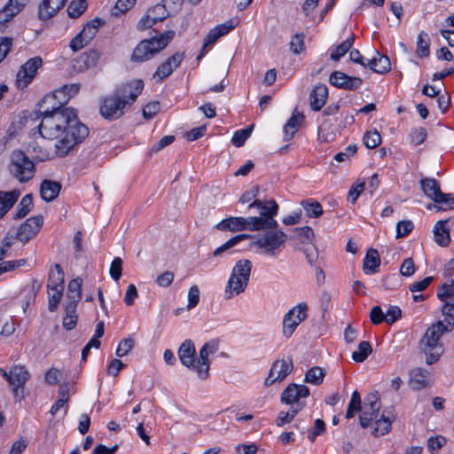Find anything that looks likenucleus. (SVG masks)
<instances>
[{
    "mask_svg": "<svg viewBox=\"0 0 454 454\" xmlns=\"http://www.w3.org/2000/svg\"><path fill=\"white\" fill-rule=\"evenodd\" d=\"M80 88L79 83L64 85L43 97L39 104V133L43 138L58 139L55 153L59 157L68 155L89 135L88 127L80 121L76 111L65 106Z\"/></svg>",
    "mask_w": 454,
    "mask_h": 454,
    "instance_id": "1",
    "label": "nucleus"
},
{
    "mask_svg": "<svg viewBox=\"0 0 454 454\" xmlns=\"http://www.w3.org/2000/svg\"><path fill=\"white\" fill-rule=\"evenodd\" d=\"M248 207H257L260 216L229 217L220 221L215 226L216 229L222 231H260V229H270L278 225L274 219L278 210V205L275 200H255L249 204Z\"/></svg>",
    "mask_w": 454,
    "mask_h": 454,
    "instance_id": "2",
    "label": "nucleus"
},
{
    "mask_svg": "<svg viewBox=\"0 0 454 454\" xmlns=\"http://www.w3.org/2000/svg\"><path fill=\"white\" fill-rule=\"evenodd\" d=\"M144 88L142 80H135L119 85L113 93L99 99V114L108 121L123 116L125 108L131 106Z\"/></svg>",
    "mask_w": 454,
    "mask_h": 454,
    "instance_id": "3",
    "label": "nucleus"
},
{
    "mask_svg": "<svg viewBox=\"0 0 454 454\" xmlns=\"http://www.w3.org/2000/svg\"><path fill=\"white\" fill-rule=\"evenodd\" d=\"M446 332H450L449 326H444L443 322L438 321L427 330L421 339L420 349L426 355L427 364L436 363L443 354L444 349L440 338Z\"/></svg>",
    "mask_w": 454,
    "mask_h": 454,
    "instance_id": "4",
    "label": "nucleus"
},
{
    "mask_svg": "<svg viewBox=\"0 0 454 454\" xmlns=\"http://www.w3.org/2000/svg\"><path fill=\"white\" fill-rule=\"evenodd\" d=\"M175 35L174 30H168L160 34L159 36L142 40L133 50L131 61L145 62L151 59L167 47L175 37Z\"/></svg>",
    "mask_w": 454,
    "mask_h": 454,
    "instance_id": "5",
    "label": "nucleus"
},
{
    "mask_svg": "<svg viewBox=\"0 0 454 454\" xmlns=\"http://www.w3.org/2000/svg\"><path fill=\"white\" fill-rule=\"evenodd\" d=\"M252 267V262L247 259H240L235 263L224 289L226 299H231L245 292L249 282Z\"/></svg>",
    "mask_w": 454,
    "mask_h": 454,
    "instance_id": "6",
    "label": "nucleus"
},
{
    "mask_svg": "<svg viewBox=\"0 0 454 454\" xmlns=\"http://www.w3.org/2000/svg\"><path fill=\"white\" fill-rule=\"evenodd\" d=\"M10 174L20 183H27L35 173L34 161L21 150H14L10 155Z\"/></svg>",
    "mask_w": 454,
    "mask_h": 454,
    "instance_id": "7",
    "label": "nucleus"
},
{
    "mask_svg": "<svg viewBox=\"0 0 454 454\" xmlns=\"http://www.w3.org/2000/svg\"><path fill=\"white\" fill-rule=\"evenodd\" d=\"M278 226L270 229H264L266 231L259 235L258 238L251 243V247H255L262 250L268 255L274 256L277 254L280 247L286 240V234L277 230Z\"/></svg>",
    "mask_w": 454,
    "mask_h": 454,
    "instance_id": "8",
    "label": "nucleus"
},
{
    "mask_svg": "<svg viewBox=\"0 0 454 454\" xmlns=\"http://www.w3.org/2000/svg\"><path fill=\"white\" fill-rule=\"evenodd\" d=\"M105 24V21L100 18H95L88 22L82 30L71 40L70 48L74 51H80L86 46L96 35L98 28Z\"/></svg>",
    "mask_w": 454,
    "mask_h": 454,
    "instance_id": "9",
    "label": "nucleus"
},
{
    "mask_svg": "<svg viewBox=\"0 0 454 454\" xmlns=\"http://www.w3.org/2000/svg\"><path fill=\"white\" fill-rule=\"evenodd\" d=\"M308 306L306 303H300L290 309L283 319V334L289 338L296 327L307 318Z\"/></svg>",
    "mask_w": 454,
    "mask_h": 454,
    "instance_id": "10",
    "label": "nucleus"
},
{
    "mask_svg": "<svg viewBox=\"0 0 454 454\" xmlns=\"http://www.w3.org/2000/svg\"><path fill=\"white\" fill-rule=\"evenodd\" d=\"M219 349V340L216 339L207 341L200 349V356L196 363V372L199 378L206 380L208 377L210 367L209 355L215 354Z\"/></svg>",
    "mask_w": 454,
    "mask_h": 454,
    "instance_id": "11",
    "label": "nucleus"
},
{
    "mask_svg": "<svg viewBox=\"0 0 454 454\" xmlns=\"http://www.w3.org/2000/svg\"><path fill=\"white\" fill-rule=\"evenodd\" d=\"M41 57H34L26 61L20 68L16 75V84L19 89H24L31 83L37 70L42 67Z\"/></svg>",
    "mask_w": 454,
    "mask_h": 454,
    "instance_id": "12",
    "label": "nucleus"
},
{
    "mask_svg": "<svg viewBox=\"0 0 454 454\" xmlns=\"http://www.w3.org/2000/svg\"><path fill=\"white\" fill-rule=\"evenodd\" d=\"M380 406L381 403L377 392L371 393L364 398L359 418V423L363 428L368 427L370 423L377 418Z\"/></svg>",
    "mask_w": 454,
    "mask_h": 454,
    "instance_id": "13",
    "label": "nucleus"
},
{
    "mask_svg": "<svg viewBox=\"0 0 454 454\" xmlns=\"http://www.w3.org/2000/svg\"><path fill=\"white\" fill-rule=\"evenodd\" d=\"M184 59V52L178 51L163 61L153 74L155 82H161L181 65Z\"/></svg>",
    "mask_w": 454,
    "mask_h": 454,
    "instance_id": "14",
    "label": "nucleus"
},
{
    "mask_svg": "<svg viewBox=\"0 0 454 454\" xmlns=\"http://www.w3.org/2000/svg\"><path fill=\"white\" fill-rule=\"evenodd\" d=\"M30 372L25 365L15 364L9 371L7 382L12 387L13 394L19 395L20 389H23L30 379Z\"/></svg>",
    "mask_w": 454,
    "mask_h": 454,
    "instance_id": "15",
    "label": "nucleus"
},
{
    "mask_svg": "<svg viewBox=\"0 0 454 454\" xmlns=\"http://www.w3.org/2000/svg\"><path fill=\"white\" fill-rule=\"evenodd\" d=\"M43 218L42 215H36L28 218L18 229L16 239L21 241L22 243L28 242L37 234V232L39 231L40 228L43 225Z\"/></svg>",
    "mask_w": 454,
    "mask_h": 454,
    "instance_id": "16",
    "label": "nucleus"
},
{
    "mask_svg": "<svg viewBox=\"0 0 454 454\" xmlns=\"http://www.w3.org/2000/svg\"><path fill=\"white\" fill-rule=\"evenodd\" d=\"M329 82L339 89L356 90L362 86L363 80L356 76H349L340 71H334L330 74Z\"/></svg>",
    "mask_w": 454,
    "mask_h": 454,
    "instance_id": "17",
    "label": "nucleus"
},
{
    "mask_svg": "<svg viewBox=\"0 0 454 454\" xmlns=\"http://www.w3.org/2000/svg\"><path fill=\"white\" fill-rule=\"evenodd\" d=\"M293 370L292 362L288 363L285 360L275 361L270 370L269 375L266 378L264 384L269 387L276 381L283 380Z\"/></svg>",
    "mask_w": 454,
    "mask_h": 454,
    "instance_id": "18",
    "label": "nucleus"
},
{
    "mask_svg": "<svg viewBox=\"0 0 454 454\" xmlns=\"http://www.w3.org/2000/svg\"><path fill=\"white\" fill-rule=\"evenodd\" d=\"M166 10L164 6L160 4L150 8L147 11V13L140 19L138 21L137 27L138 30H145L149 27H152L157 22L162 21L166 18Z\"/></svg>",
    "mask_w": 454,
    "mask_h": 454,
    "instance_id": "19",
    "label": "nucleus"
},
{
    "mask_svg": "<svg viewBox=\"0 0 454 454\" xmlns=\"http://www.w3.org/2000/svg\"><path fill=\"white\" fill-rule=\"evenodd\" d=\"M309 395V389L305 385L290 384L281 395V401L286 404L295 405L300 398H305Z\"/></svg>",
    "mask_w": 454,
    "mask_h": 454,
    "instance_id": "20",
    "label": "nucleus"
},
{
    "mask_svg": "<svg viewBox=\"0 0 454 454\" xmlns=\"http://www.w3.org/2000/svg\"><path fill=\"white\" fill-rule=\"evenodd\" d=\"M328 98V89L325 84L316 85L309 94V105L313 111L318 112L325 105Z\"/></svg>",
    "mask_w": 454,
    "mask_h": 454,
    "instance_id": "21",
    "label": "nucleus"
},
{
    "mask_svg": "<svg viewBox=\"0 0 454 454\" xmlns=\"http://www.w3.org/2000/svg\"><path fill=\"white\" fill-rule=\"evenodd\" d=\"M178 356L184 366L196 371L195 346L191 340H186L181 344L178 349Z\"/></svg>",
    "mask_w": 454,
    "mask_h": 454,
    "instance_id": "22",
    "label": "nucleus"
},
{
    "mask_svg": "<svg viewBox=\"0 0 454 454\" xmlns=\"http://www.w3.org/2000/svg\"><path fill=\"white\" fill-rule=\"evenodd\" d=\"M67 0H43L38 8V18L47 20L53 17L64 5Z\"/></svg>",
    "mask_w": 454,
    "mask_h": 454,
    "instance_id": "23",
    "label": "nucleus"
},
{
    "mask_svg": "<svg viewBox=\"0 0 454 454\" xmlns=\"http://www.w3.org/2000/svg\"><path fill=\"white\" fill-rule=\"evenodd\" d=\"M28 0H9L0 11V24L9 22L15 15L20 13Z\"/></svg>",
    "mask_w": 454,
    "mask_h": 454,
    "instance_id": "24",
    "label": "nucleus"
},
{
    "mask_svg": "<svg viewBox=\"0 0 454 454\" xmlns=\"http://www.w3.org/2000/svg\"><path fill=\"white\" fill-rule=\"evenodd\" d=\"M395 419V415L392 411H384L381 414V417L375 421V426L372 434L378 437L380 435H384L387 434L391 429V425L393 421Z\"/></svg>",
    "mask_w": 454,
    "mask_h": 454,
    "instance_id": "25",
    "label": "nucleus"
},
{
    "mask_svg": "<svg viewBox=\"0 0 454 454\" xmlns=\"http://www.w3.org/2000/svg\"><path fill=\"white\" fill-rule=\"evenodd\" d=\"M61 190L60 183L45 179L40 185V194L43 200L50 202L54 200Z\"/></svg>",
    "mask_w": 454,
    "mask_h": 454,
    "instance_id": "26",
    "label": "nucleus"
},
{
    "mask_svg": "<svg viewBox=\"0 0 454 454\" xmlns=\"http://www.w3.org/2000/svg\"><path fill=\"white\" fill-rule=\"evenodd\" d=\"M100 57L101 52L95 49L82 53L76 59L79 70L82 71L95 67Z\"/></svg>",
    "mask_w": 454,
    "mask_h": 454,
    "instance_id": "27",
    "label": "nucleus"
},
{
    "mask_svg": "<svg viewBox=\"0 0 454 454\" xmlns=\"http://www.w3.org/2000/svg\"><path fill=\"white\" fill-rule=\"evenodd\" d=\"M20 195L19 190L0 191V219L13 207Z\"/></svg>",
    "mask_w": 454,
    "mask_h": 454,
    "instance_id": "28",
    "label": "nucleus"
},
{
    "mask_svg": "<svg viewBox=\"0 0 454 454\" xmlns=\"http://www.w3.org/2000/svg\"><path fill=\"white\" fill-rule=\"evenodd\" d=\"M304 115L302 114L298 113L297 110L295 109L290 119L284 126L285 141H289L294 137L295 133L301 127Z\"/></svg>",
    "mask_w": 454,
    "mask_h": 454,
    "instance_id": "29",
    "label": "nucleus"
},
{
    "mask_svg": "<svg viewBox=\"0 0 454 454\" xmlns=\"http://www.w3.org/2000/svg\"><path fill=\"white\" fill-rule=\"evenodd\" d=\"M448 220L438 221L434 227V241L442 247L449 246L450 242V230L446 227Z\"/></svg>",
    "mask_w": 454,
    "mask_h": 454,
    "instance_id": "30",
    "label": "nucleus"
},
{
    "mask_svg": "<svg viewBox=\"0 0 454 454\" xmlns=\"http://www.w3.org/2000/svg\"><path fill=\"white\" fill-rule=\"evenodd\" d=\"M410 386L412 389L420 390L427 386L429 372L423 368H415L411 372Z\"/></svg>",
    "mask_w": 454,
    "mask_h": 454,
    "instance_id": "31",
    "label": "nucleus"
},
{
    "mask_svg": "<svg viewBox=\"0 0 454 454\" xmlns=\"http://www.w3.org/2000/svg\"><path fill=\"white\" fill-rule=\"evenodd\" d=\"M82 279L80 278H74L68 283L67 294L68 301L66 304H74L77 307L82 299Z\"/></svg>",
    "mask_w": 454,
    "mask_h": 454,
    "instance_id": "32",
    "label": "nucleus"
},
{
    "mask_svg": "<svg viewBox=\"0 0 454 454\" xmlns=\"http://www.w3.org/2000/svg\"><path fill=\"white\" fill-rule=\"evenodd\" d=\"M380 265V259L376 249L370 248L364 260L363 270L365 274H373L377 272Z\"/></svg>",
    "mask_w": 454,
    "mask_h": 454,
    "instance_id": "33",
    "label": "nucleus"
},
{
    "mask_svg": "<svg viewBox=\"0 0 454 454\" xmlns=\"http://www.w3.org/2000/svg\"><path fill=\"white\" fill-rule=\"evenodd\" d=\"M420 186L424 194L434 201L442 196L439 183L434 178H423L420 180Z\"/></svg>",
    "mask_w": 454,
    "mask_h": 454,
    "instance_id": "34",
    "label": "nucleus"
},
{
    "mask_svg": "<svg viewBox=\"0 0 454 454\" xmlns=\"http://www.w3.org/2000/svg\"><path fill=\"white\" fill-rule=\"evenodd\" d=\"M378 57L371 59L366 67L378 74H386L391 69V63L387 56L380 55L377 52Z\"/></svg>",
    "mask_w": 454,
    "mask_h": 454,
    "instance_id": "35",
    "label": "nucleus"
},
{
    "mask_svg": "<svg viewBox=\"0 0 454 454\" xmlns=\"http://www.w3.org/2000/svg\"><path fill=\"white\" fill-rule=\"evenodd\" d=\"M64 284V272L59 264H54V270H51L47 283L48 289H59Z\"/></svg>",
    "mask_w": 454,
    "mask_h": 454,
    "instance_id": "36",
    "label": "nucleus"
},
{
    "mask_svg": "<svg viewBox=\"0 0 454 454\" xmlns=\"http://www.w3.org/2000/svg\"><path fill=\"white\" fill-rule=\"evenodd\" d=\"M74 304L65 305V314L62 318V325L67 331L74 329L77 324L78 316Z\"/></svg>",
    "mask_w": 454,
    "mask_h": 454,
    "instance_id": "37",
    "label": "nucleus"
},
{
    "mask_svg": "<svg viewBox=\"0 0 454 454\" xmlns=\"http://www.w3.org/2000/svg\"><path fill=\"white\" fill-rule=\"evenodd\" d=\"M303 403H297L290 408L288 411H280L276 419L277 427H283L284 425L293 421L297 413L303 408Z\"/></svg>",
    "mask_w": 454,
    "mask_h": 454,
    "instance_id": "38",
    "label": "nucleus"
},
{
    "mask_svg": "<svg viewBox=\"0 0 454 454\" xmlns=\"http://www.w3.org/2000/svg\"><path fill=\"white\" fill-rule=\"evenodd\" d=\"M33 207V196L32 194L25 195L20 202L19 203L15 215L13 216L14 219H21L25 217Z\"/></svg>",
    "mask_w": 454,
    "mask_h": 454,
    "instance_id": "39",
    "label": "nucleus"
},
{
    "mask_svg": "<svg viewBox=\"0 0 454 454\" xmlns=\"http://www.w3.org/2000/svg\"><path fill=\"white\" fill-rule=\"evenodd\" d=\"M441 301L444 303L442 309V314L445 316L444 326H449L450 332L454 325V300L446 298Z\"/></svg>",
    "mask_w": 454,
    "mask_h": 454,
    "instance_id": "40",
    "label": "nucleus"
},
{
    "mask_svg": "<svg viewBox=\"0 0 454 454\" xmlns=\"http://www.w3.org/2000/svg\"><path fill=\"white\" fill-rule=\"evenodd\" d=\"M434 202L436 205H428L427 208L436 207L438 210H448L454 208V198L450 193H442Z\"/></svg>",
    "mask_w": 454,
    "mask_h": 454,
    "instance_id": "41",
    "label": "nucleus"
},
{
    "mask_svg": "<svg viewBox=\"0 0 454 454\" xmlns=\"http://www.w3.org/2000/svg\"><path fill=\"white\" fill-rule=\"evenodd\" d=\"M372 352V348L369 341H361L358 345V349L352 353V359L356 363H362Z\"/></svg>",
    "mask_w": 454,
    "mask_h": 454,
    "instance_id": "42",
    "label": "nucleus"
},
{
    "mask_svg": "<svg viewBox=\"0 0 454 454\" xmlns=\"http://www.w3.org/2000/svg\"><path fill=\"white\" fill-rule=\"evenodd\" d=\"M430 39L428 35L421 31L418 35L417 40V53L420 58H425L429 55Z\"/></svg>",
    "mask_w": 454,
    "mask_h": 454,
    "instance_id": "43",
    "label": "nucleus"
},
{
    "mask_svg": "<svg viewBox=\"0 0 454 454\" xmlns=\"http://www.w3.org/2000/svg\"><path fill=\"white\" fill-rule=\"evenodd\" d=\"M353 43L354 36H350L348 39H346L331 52V59L334 61H339L340 59L343 57L350 50Z\"/></svg>",
    "mask_w": 454,
    "mask_h": 454,
    "instance_id": "44",
    "label": "nucleus"
},
{
    "mask_svg": "<svg viewBox=\"0 0 454 454\" xmlns=\"http://www.w3.org/2000/svg\"><path fill=\"white\" fill-rule=\"evenodd\" d=\"M87 0H72L67 7L69 17L76 19L87 9Z\"/></svg>",
    "mask_w": 454,
    "mask_h": 454,
    "instance_id": "45",
    "label": "nucleus"
},
{
    "mask_svg": "<svg viewBox=\"0 0 454 454\" xmlns=\"http://www.w3.org/2000/svg\"><path fill=\"white\" fill-rule=\"evenodd\" d=\"M325 372L322 368L315 366L310 368L305 374V382L320 385L325 378Z\"/></svg>",
    "mask_w": 454,
    "mask_h": 454,
    "instance_id": "46",
    "label": "nucleus"
},
{
    "mask_svg": "<svg viewBox=\"0 0 454 454\" xmlns=\"http://www.w3.org/2000/svg\"><path fill=\"white\" fill-rule=\"evenodd\" d=\"M301 205L309 217L317 218L323 214V208L319 202L302 200Z\"/></svg>",
    "mask_w": 454,
    "mask_h": 454,
    "instance_id": "47",
    "label": "nucleus"
},
{
    "mask_svg": "<svg viewBox=\"0 0 454 454\" xmlns=\"http://www.w3.org/2000/svg\"><path fill=\"white\" fill-rule=\"evenodd\" d=\"M48 309L51 312L57 310L63 295L64 287L59 289H48Z\"/></svg>",
    "mask_w": 454,
    "mask_h": 454,
    "instance_id": "48",
    "label": "nucleus"
},
{
    "mask_svg": "<svg viewBox=\"0 0 454 454\" xmlns=\"http://www.w3.org/2000/svg\"><path fill=\"white\" fill-rule=\"evenodd\" d=\"M361 397L359 393L356 390L351 395V400L348 403V410L346 411V419H351L354 417L355 412L361 411Z\"/></svg>",
    "mask_w": 454,
    "mask_h": 454,
    "instance_id": "49",
    "label": "nucleus"
},
{
    "mask_svg": "<svg viewBox=\"0 0 454 454\" xmlns=\"http://www.w3.org/2000/svg\"><path fill=\"white\" fill-rule=\"evenodd\" d=\"M247 238H249V236L247 234H239L230 239L228 241H226L224 244H223L221 247H219L213 252V256H219L223 252L235 247L239 242Z\"/></svg>",
    "mask_w": 454,
    "mask_h": 454,
    "instance_id": "50",
    "label": "nucleus"
},
{
    "mask_svg": "<svg viewBox=\"0 0 454 454\" xmlns=\"http://www.w3.org/2000/svg\"><path fill=\"white\" fill-rule=\"evenodd\" d=\"M254 125H251L246 129L236 131L231 138L233 145L240 147L244 145L246 140L250 137Z\"/></svg>",
    "mask_w": 454,
    "mask_h": 454,
    "instance_id": "51",
    "label": "nucleus"
},
{
    "mask_svg": "<svg viewBox=\"0 0 454 454\" xmlns=\"http://www.w3.org/2000/svg\"><path fill=\"white\" fill-rule=\"evenodd\" d=\"M437 297L439 300H454V279H450L449 283H444L438 288Z\"/></svg>",
    "mask_w": 454,
    "mask_h": 454,
    "instance_id": "52",
    "label": "nucleus"
},
{
    "mask_svg": "<svg viewBox=\"0 0 454 454\" xmlns=\"http://www.w3.org/2000/svg\"><path fill=\"white\" fill-rule=\"evenodd\" d=\"M381 142V137L377 130L367 131L364 136V144L367 148H376Z\"/></svg>",
    "mask_w": 454,
    "mask_h": 454,
    "instance_id": "53",
    "label": "nucleus"
},
{
    "mask_svg": "<svg viewBox=\"0 0 454 454\" xmlns=\"http://www.w3.org/2000/svg\"><path fill=\"white\" fill-rule=\"evenodd\" d=\"M413 223L410 220L400 221L396 224V239L407 236L413 230Z\"/></svg>",
    "mask_w": 454,
    "mask_h": 454,
    "instance_id": "54",
    "label": "nucleus"
},
{
    "mask_svg": "<svg viewBox=\"0 0 454 454\" xmlns=\"http://www.w3.org/2000/svg\"><path fill=\"white\" fill-rule=\"evenodd\" d=\"M238 19H230L223 24H220L215 27V30L218 33L220 37L227 35L231 30L234 29L239 25Z\"/></svg>",
    "mask_w": 454,
    "mask_h": 454,
    "instance_id": "55",
    "label": "nucleus"
},
{
    "mask_svg": "<svg viewBox=\"0 0 454 454\" xmlns=\"http://www.w3.org/2000/svg\"><path fill=\"white\" fill-rule=\"evenodd\" d=\"M134 344L135 341L132 338L123 339L117 347L116 356L119 357L126 356L134 348Z\"/></svg>",
    "mask_w": 454,
    "mask_h": 454,
    "instance_id": "56",
    "label": "nucleus"
},
{
    "mask_svg": "<svg viewBox=\"0 0 454 454\" xmlns=\"http://www.w3.org/2000/svg\"><path fill=\"white\" fill-rule=\"evenodd\" d=\"M427 136V130L425 128H414L411 129L410 133L411 143L415 145H419L422 144Z\"/></svg>",
    "mask_w": 454,
    "mask_h": 454,
    "instance_id": "57",
    "label": "nucleus"
},
{
    "mask_svg": "<svg viewBox=\"0 0 454 454\" xmlns=\"http://www.w3.org/2000/svg\"><path fill=\"white\" fill-rule=\"evenodd\" d=\"M137 0H118L113 9L112 13L118 16L129 11L136 3Z\"/></svg>",
    "mask_w": 454,
    "mask_h": 454,
    "instance_id": "58",
    "label": "nucleus"
},
{
    "mask_svg": "<svg viewBox=\"0 0 454 454\" xmlns=\"http://www.w3.org/2000/svg\"><path fill=\"white\" fill-rule=\"evenodd\" d=\"M445 443L446 439L443 436L430 437L427 440V449L432 454H435Z\"/></svg>",
    "mask_w": 454,
    "mask_h": 454,
    "instance_id": "59",
    "label": "nucleus"
},
{
    "mask_svg": "<svg viewBox=\"0 0 454 454\" xmlns=\"http://www.w3.org/2000/svg\"><path fill=\"white\" fill-rule=\"evenodd\" d=\"M304 35L302 34H297L295 35L289 45H290V50L294 53V54H299L300 52H301L303 50H304Z\"/></svg>",
    "mask_w": 454,
    "mask_h": 454,
    "instance_id": "60",
    "label": "nucleus"
},
{
    "mask_svg": "<svg viewBox=\"0 0 454 454\" xmlns=\"http://www.w3.org/2000/svg\"><path fill=\"white\" fill-rule=\"evenodd\" d=\"M122 272V260L120 257H116L113 260L110 266V276L115 281H118L121 277Z\"/></svg>",
    "mask_w": 454,
    "mask_h": 454,
    "instance_id": "61",
    "label": "nucleus"
},
{
    "mask_svg": "<svg viewBox=\"0 0 454 454\" xmlns=\"http://www.w3.org/2000/svg\"><path fill=\"white\" fill-rule=\"evenodd\" d=\"M219 38H220V35L215 30V28L211 29L208 32L207 35L204 39V44H203V47H202V51L198 55L197 59H200L204 56V54H205V49L207 46L214 44Z\"/></svg>",
    "mask_w": 454,
    "mask_h": 454,
    "instance_id": "62",
    "label": "nucleus"
},
{
    "mask_svg": "<svg viewBox=\"0 0 454 454\" xmlns=\"http://www.w3.org/2000/svg\"><path fill=\"white\" fill-rule=\"evenodd\" d=\"M160 111V103L158 101L150 102L143 108V116L146 120H151Z\"/></svg>",
    "mask_w": 454,
    "mask_h": 454,
    "instance_id": "63",
    "label": "nucleus"
},
{
    "mask_svg": "<svg viewBox=\"0 0 454 454\" xmlns=\"http://www.w3.org/2000/svg\"><path fill=\"white\" fill-rule=\"evenodd\" d=\"M401 316H402V311L399 307L390 306L385 314L386 322L388 325H392L396 320H398L401 317Z\"/></svg>",
    "mask_w": 454,
    "mask_h": 454,
    "instance_id": "64",
    "label": "nucleus"
}]
</instances>
